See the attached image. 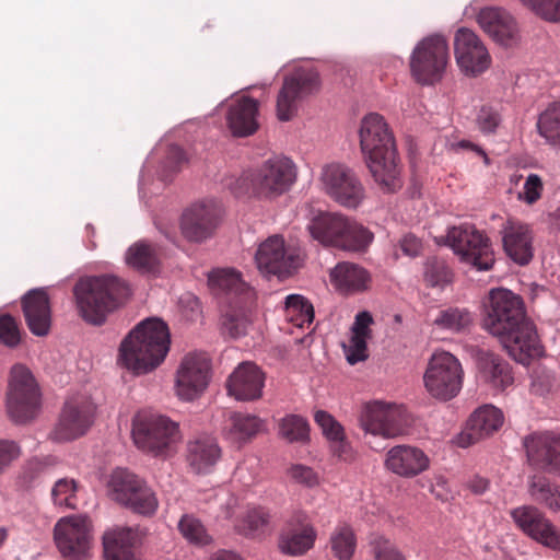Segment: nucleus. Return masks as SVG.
I'll return each mask as SVG.
<instances>
[{
  "mask_svg": "<svg viewBox=\"0 0 560 560\" xmlns=\"http://www.w3.org/2000/svg\"><path fill=\"white\" fill-rule=\"evenodd\" d=\"M482 327L499 338L508 354L528 365L544 354L536 327L526 317L522 298L503 288L492 289L485 305Z\"/></svg>",
  "mask_w": 560,
  "mask_h": 560,
  "instance_id": "obj_1",
  "label": "nucleus"
},
{
  "mask_svg": "<svg viewBox=\"0 0 560 560\" xmlns=\"http://www.w3.org/2000/svg\"><path fill=\"white\" fill-rule=\"evenodd\" d=\"M360 147L364 161L384 191L394 192L401 187L395 138L384 117L370 113L361 120Z\"/></svg>",
  "mask_w": 560,
  "mask_h": 560,
  "instance_id": "obj_2",
  "label": "nucleus"
},
{
  "mask_svg": "<svg viewBox=\"0 0 560 560\" xmlns=\"http://www.w3.org/2000/svg\"><path fill=\"white\" fill-rule=\"evenodd\" d=\"M170 345V329L162 319H143L121 341L118 363L136 375L147 374L164 361Z\"/></svg>",
  "mask_w": 560,
  "mask_h": 560,
  "instance_id": "obj_3",
  "label": "nucleus"
},
{
  "mask_svg": "<svg viewBox=\"0 0 560 560\" xmlns=\"http://www.w3.org/2000/svg\"><path fill=\"white\" fill-rule=\"evenodd\" d=\"M130 294L128 283L114 275L81 277L73 287L80 316L94 326H102Z\"/></svg>",
  "mask_w": 560,
  "mask_h": 560,
  "instance_id": "obj_4",
  "label": "nucleus"
},
{
  "mask_svg": "<svg viewBox=\"0 0 560 560\" xmlns=\"http://www.w3.org/2000/svg\"><path fill=\"white\" fill-rule=\"evenodd\" d=\"M208 287L219 299L222 328L231 338L241 337L245 328V283L243 273L233 267H217L207 273Z\"/></svg>",
  "mask_w": 560,
  "mask_h": 560,
  "instance_id": "obj_5",
  "label": "nucleus"
},
{
  "mask_svg": "<svg viewBox=\"0 0 560 560\" xmlns=\"http://www.w3.org/2000/svg\"><path fill=\"white\" fill-rule=\"evenodd\" d=\"M135 445L153 457L171 456L180 441L179 425L163 415H138L132 421Z\"/></svg>",
  "mask_w": 560,
  "mask_h": 560,
  "instance_id": "obj_6",
  "label": "nucleus"
},
{
  "mask_svg": "<svg viewBox=\"0 0 560 560\" xmlns=\"http://www.w3.org/2000/svg\"><path fill=\"white\" fill-rule=\"evenodd\" d=\"M294 162L283 154H272L247 176V192L259 200H273L288 192L296 182Z\"/></svg>",
  "mask_w": 560,
  "mask_h": 560,
  "instance_id": "obj_7",
  "label": "nucleus"
},
{
  "mask_svg": "<svg viewBox=\"0 0 560 560\" xmlns=\"http://www.w3.org/2000/svg\"><path fill=\"white\" fill-rule=\"evenodd\" d=\"M5 407L15 423H26L39 412L40 390L32 372L24 365L16 364L11 369Z\"/></svg>",
  "mask_w": 560,
  "mask_h": 560,
  "instance_id": "obj_8",
  "label": "nucleus"
},
{
  "mask_svg": "<svg viewBox=\"0 0 560 560\" xmlns=\"http://www.w3.org/2000/svg\"><path fill=\"white\" fill-rule=\"evenodd\" d=\"M463 380L464 370L459 360L447 351L434 352L423 374L427 393L441 402L450 401L459 394Z\"/></svg>",
  "mask_w": 560,
  "mask_h": 560,
  "instance_id": "obj_9",
  "label": "nucleus"
},
{
  "mask_svg": "<svg viewBox=\"0 0 560 560\" xmlns=\"http://www.w3.org/2000/svg\"><path fill=\"white\" fill-rule=\"evenodd\" d=\"M448 59V44L443 35L423 37L410 55L411 75L421 85H433L443 78Z\"/></svg>",
  "mask_w": 560,
  "mask_h": 560,
  "instance_id": "obj_10",
  "label": "nucleus"
},
{
  "mask_svg": "<svg viewBox=\"0 0 560 560\" xmlns=\"http://www.w3.org/2000/svg\"><path fill=\"white\" fill-rule=\"evenodd\" d=\"M95 412L96 406L91 397L83 394L69 397L49 439L56 443H66L85 435L94 423Z\"/></svg>",
  "mask_w": 560,
  "mask_h": 560,
  "instance_id": "obj_11",
  "label": "nucleus"
},
{
  "mask_svg": "<svg viewBox=\"0 0 560 560\" xmlns=\"http://www.w3.org/2000/svg\"><path fill=\"white\" fill-rule=\"evenodd\" d=\"M446 244L459 256L460 261L480 271H488L494 265L490 240L474 225L463 224L450 228Z\"/></svg>",
  "mask_w": 560,
  "mask_h": 560,
  "instance_id": "obj_12",
  "label": "nucleus"
},
{
  "mask_svg": "<svg viewBox=\"0 0 560 560\" xmlns=\"http://www.w3.org/2000/svg\"><path fill=\"white\" fill-rule=\"evenodd\" d=\"M322 190L338 205L358 208L365 198V189L355 172L342 163L323 166L319 175Z\"/></svg>",
  "mask_w": 560,
  "mask_h": 560,
  "instance_id": "obj_13",
  "label": "nucleus"
},
{
  "mask_svg": "<svg viewBox=\"0 0 560 560\" xmlns=\"http://www.w3.org/2000/svg\"><path fill=\"white\" fill-rule=\"evenodd\" d=\"M320 89L319 73L312 67H299L283 79L277 96V118L289 121L298 113L299 103Z\"/></svg>",
  "mask_w": 560,
  "mask_h": 560,
  "instance_id": "obj_14",
  "label": "nucleus"
},
{
  "mask_svg": "<svg viewBox=\"0 0 560 560\" xmlns=\"http://www.w3.org/2000/svg\"><path fill=\"white\" fill-rule=\"evenodd\" d=\"M304 257L301 249L287 248L282 236L272 235L258 246L255 262L262 275L283 280L296 273L304 264Z\"/></svg>",
  "mask_w": 560,
  "mask_h": 560,
  "instance_id": "obj_15",
  "label": "nucleus"
},
{
  "mask_svg": "<svg viewBox=\"0 0 560 560\" xmlns=\"http://www.w3.org/2000/svg\"><path fill=\"white\" fill-rule=\"evenodd\" d=\"M56 547L66 560H86L92 545V523L88 515L61 517L54 527Z\"/></svg>",
  "mask_w": 560,
  "mask_h": 560,
  "instance_id": "obj_16",
  "label": "nucleus"
},
{
  "mask_svg": "<svg viewBox=\"0 0 560 560\" xmlns=\"http://www.w3.org/2000/svg\"><path fill=\"white\" fill-rule=\"evenodd\" d=\"M223 218V209L214 199H202L189 205L182 213L179 229L186 241L202 244L211 240Z\"/></svg>",
  "mask_w": 560,
  "mask_h": 560,
  "instance_id": "obj_17",
  "label": "nucleus"
},
{
  "mask_svg": "<svg viewBox=\"0 0 560 560\" xmlns=\"http://www.w3.org/2000/svg\"><path fill=\"white\" fill-rule=\"evenodd\" d=\"M523 446L533 468L560 477V433L534 432L524 438Z\"/></svg>",
  "mask_w": 560,
  "mask_h": 560,
  "instance_id": "obj_18",
  "label": "nucleus"
},
{
  "mask_svg": "<svg viewBox=\"0 0 560 560\" xmlns=\"http://www.w3.org/2000/svg\"><path fill=\"white\" fill-rule=\"evenodd\" d=\"M360 421L366 433L386 439L402 434L408 425V418L401 407L382 401L369 404Z\"/></svg>",
  "mask_w": 560,
  "mask_h": 560,
  "instance_id": "obj_19",
  "label": "nucleus"
},
{
  "mask_svg": "<svg viewBox=\"0 0 560 560\" xmlns=\"http://www.w3.org/2000/svg\"><path fill=\"white\" fill-rule=\"evenodd\" d=\"M515 524L535 541L560 551V529L535 505H522L511 511Z\"/></svg>",
  "mask_w": 560,
  "mask_h": 560,
  "instance_id": "obj_20",
  "label": "nucleus"
},
{
  "mask_svg": "<svg viewBox=\"0 0 560 560\" xmlns=\"http://www.w3.org/2000/svg\"><path fill=\"white\" fill-rule=\"evenodd\" d=\"M210 368V361L205 354L190 353L184 357L176 372V395L186 401L197 398L209 384Z\"/></svg>",
  "mask_w": 560,
  "mask_h": 560,
  "instance_id": "obj_21",
  "label": "nucleus"
},
{
  "mask_svg": "<svg viewBox=\"0 0 560 560\" xmlns=\"http://www.w3.org/2000/svg\"><path fill=\"white\" fill-rule=\"evenodd\" d=\"M454 54L459 69L469 77L482 73L491 62L485 44L475 32L466 27H460L455 33Z\"/></svg>",
  "mask_w": 560,
  "mask_h": 560,
  "instance_id": "obj_22",
  "label": "nucleus"
},
{
  "mask_svg": "<svg viewBox=\"0 0 560 560\" xmlns=\"http://www.w3.org/2000/svg\"><path fill=\"white\" fill-rule=\"evenodd\" d=\"M316 536L306 513L294 511L280 532L278 546L285 555L301 556L314 546Z\"/></svg>",
  "mask_w": 560,
  "mask_h": 560,
  "instance_id": "obj_23",
  "label": "nucleus"
},
{
  "mask_svg": "<svg viewBox=\"0 0 560 560\" xmlns=\"http://www.w3.org/2000/svg\"><path fill=\"white\" fill-rule=\"evenodd\" d=\"M21 302L30 331L38 337L48 335L51 325V310L46 289L36 288L27 291Z\"/></svg>",
  "mask_w": 560,
  "mask_h": 560,
  "instance_id": "obj_24",
  "label": "nucleus"
},
{
  "mask_svg": "<svg viewBox=\"0 0 560 560\" xmlns=\"http://www.w3.org/2000/svg\"><path fill=\"white\" fill-rule=\"evenodd\" d=\"M429 466L430 459L427 454L421 448L410 445L392 447L385 458L386 469L402 478H413Z\"/></svg>",
  "mask_w": 560,
  "mask_h": 560,
  "instance_id": "obj_25",
  "label": "nucleus"
},
{
  "mask_svg": "<svg viewBox=\"0 0 560 560\" xmlns=\"http://www.w3.org/2000/svg\"><path fill=\"white\" fill-rule=\"evenodd\" d=\"M504 417L500 409L492 405L479 407L469 417L465 431L460 435V446L486 439L497 432L503 424Z\"/></svg>",
  "mask_w": 560,
  "mask_h": 560,
  "instance_id": "obj_26",
  "label": "nucleus"
},
{
  "mask_svg": "<svg viewBox=\"0 0 560 560\" xmlns=\"http://www.w3.org/2000/svg\"><path fill=\"white\" fill-rule=\"evenodd\" d=\"M505 254L520 266L533 258L532 234L527 225L508 219L500 231Z\"/></svg>",
  "mask_w": 560,
  "mask_h": 560,
  "instance_id": "obj_27",
  "label": "nucleus"
},
{
  "mask_svg": "<svg viewBox=\"0 0 560 560\" xmlns=\"http://www.w3.org/2000/svg\"><path fill=\"white\" fill-rule=\"evenodd\" d=\"M480 27L497 43L511 46L517 40V26L513 16L499 8H486L477 15Z\"/></svg>",
  "mask_w": 560,
  "mask_h": 560,
  "instance_id": "obj_28",
  "label": "nucleus"
},
{
  "mask_svg": "<svg viewBox=\"0 0 560 560\" xmlns=\"http://www.w3.org/2000/svg\"><path fill=\"white\" fill-rule=\"evenodd\" d=\"M138 528L114 526L103 534V551L105 560H138L133 547L138 541Z\"/></svg>",
  "mask_w": 560,
  "mask_h": 560,
  "instance_id": "obj_29",
  "label": "nucleus"
},
{
  "mask_svg": "<svg viewBox=\"0 0 560 560\" xmlns=\"http://www.w3.org/2000/svg\"><path fill=\"white\" fill-rule=\"evenodd\" d=\"M476 359L481 376L492 387L503 392L513 384L512 369L501 357L493 352L478 349Z\"/></svg>",
  "mask_w": 560,
  "mask_h": 560,
  "instance_id": "obj_30",
  "label": "nucleus"
},
{
  "mask_svg": "<svg viewBox=\"0 0 560 560\" xmlns=\"http://www.w3.org/2000/svg\"><path fill=\"white\" fill-rule=\"evenodd\" d=\"M347 220L348 217L341 213L319 211L311 219L307 230L311 236L324 246L335 247Z\"/></svg>",
  "mask_w": 560,
  "mask_h": 560,
  "instance_id": "obj_31",
  "label": "nucleus"
},
{
  "mask_svg": "<svg viewBox=\"0 0 560 560\" xmlns=\"http://www.w3.org/2000/svg\"><path fill=\"white\" fill-rule=\"evenodd\" d=\"M330 282L342 292H362L369 288L371 281L366 269L358 264L341 261L329 272Z\"/></svg>",
  "mask_w": 560,
  "mask_h": 560,
  "instance_id": "obj_32",
  "label": "nucleus"
},
{
  "mask_svg": "<svg viewBox=\"0 0 560 560\" xmlns=\"http://www.w3.org/2000/svg\"><path fill=\"white\" fill-rule=\"evenodd\" d=\"M221 450L211 435H200L187 445V460L190 467L197 472L209 471L220 458Z\"/></svg>",
  "mask_w": 560,
  "mask_h": 560,
  "instance_id": "obj_33",
  "label": "nucleus"
},
{
  "mask_svg": "<svg viewBox=\"0 0 560 560\" xmlns=\"http://www.w3.org/2000/svg\"><path fill=\"white\" fill-rule=\"evenodd\" d=\"M527 493L533 502L553 513L560 512V485L551 481L544 474L527 478Z\"/></svg>",
  "mask_w": 560,
  "mask_h": 560,
  "instance_id": "obj_34",
  "label": "nucleus"
},
{
  "mask_svg": "<svg viewBox=\"0 0 560 560\" xmlns=\"http://www.w3.org/2000/svg\"><path fill=\"white\" fill-rule=\"evenodd\" d=\"M143 482L142 478L128 469L117 468L110 475L108 492L115 502L126 508L131 495L137 492Z\"/></svg>",
  "mask_w": 560,
  "mask_h": 560,
  "instance_id": "obj_35",
  "label": "nucleus"
},
{
  "mask_svg": "<svg viewBox=\"0 0 560 560\" xmlns=\"http://www.w3.org/2000/svg\"><path fill=\"white\" fill-rule=\"evenodd\" d=\"M373 238L374 234L368 228L348 218L335 248L349 253H364Z\"/></svg>",
  "mask_w": 560,
  "mask_h": 560,
  "instance_id": "obj_36",
  "label": "nucleus"
},
{
  "mask_svg": "<svg viewBox=\"0 0 560 560\" xmlns=\"http://www.w3.org/2000/svg\"><path fill=\"white\" fill-rule=\"evenodd\" d=\"M273 516L267 506H247V539L264 540L273 532Z\"/></svg>",
  "mask_w": 560,
  "mask_h": 560,
  "instance_id": "obj_37",
  "label": "nucleus"
},
{
  "mask_svg": "<svg viewBox=\"0 0 560 560\" xmlns=\"http://www.w3.org/2000/svg\"><path fill=\"white\" fill-rule=\"evenodd\" d=\"M433 324L442 330L460 334L469 329L472 316L467 308L448 307L440 311Z\"/></svg>",
  "mask_w": 560,
  "mask_h": 560,
  "instance_id": "obj_38",
  "label": "nucleus"
},
{
  "mask_svg": "<svg viewBox=\"0 0 560 560\" xmlns=\"http://www.w3.org/2000/svg\"><path fill=\"white\" fill-rule=\"evenodd\" d=\"M125 260L128 266L142 273L154 271L159 265L155 249L144 242L131 245L126 253Z\"/></svg>",
  "mask_w": 560,
  "mask_h": 560,
  "instance_id": "obj_39",
  "label": "nucleus"
},
{
  "mask_svg": "<svg viewBox=\"0 0 560 560\" xmlns=\"http://www.w3.org/2000/svg\"><path fill=\"white\" fill-rule=\"evenodd\" d=\"M279 436L289 443H308L310 425L307 420L300 415H287L279 421Z\"/></svg>",
  "mask_w": 560,
  "mask_h": 560,
  "instance_id": "obj_40",
  "label": "nucleus"
},
{
  "mask_svg": "<svg viewBox=\"0 0 560 560\" xmlns=\"http://www.w3.org/2000/svg\"><path fill=\"white\" fill-rule=\"evenodd\" d=\"M537 129L549 143L560 147V103L550 105L539 115Z\"/></svg>",
  "mask_w": 560,
  "mask_h": 560,
  "instance_id": "obj_41",
  "label": "nucleus"
},
{
  "mask_svg": "<svg viewBox=\"0 0 560 560\" xmlns=\"http://www.w3.org/2000/svg\"><path fill=\"white\" fill-rule=\"evenodd\" d=\"M177 527L182 536L191 545L207 546L213 540L200 520L194 515L184 514Z\"/></svg>",
  "mask_w": 560,
  "mask_h": 560,
  "instance_id": "obj_42",
  "label": "nucleus"
},
{
  "mask_svg": "<svg viewBox=\"0 0 560 560\" xmlns=\"http://www.w3.org/2000/svg\"><path fill=\"white\" fill-rule=\"evenodd\" d=\"M331 550L339 560H350L354 553L357 540L349 525L338 526L330 537Z\"/></svg>",
  "mask_w": 560,
  "mask_h": 560,
  "instance_id": "obj_43",
  "label": "nucleus"
},
{
  "mask_svg": "<svg viewBox=\"0 0 560 560\" xmlns=\"http://www.w3.org/2000/svg\"><path fill=\"white\" fill-rule=\"evenodd\" d=\"M126 508L140 515L152 516L159 508V500L151 487L144 481L137 492L131 495Z\"/></svg>",
  "mask_w": 560,
  "mask_h": 560,
  "instance_id": "obj_44",
  "label": "nucleus"
},
{
  "mask_svg": "<svg viewBox=\"0 0 560 560\" xmlns=\"http://www.w3.org/2000/svg\"><path fill=\"white\" fill-rule=\"evenodd\" d=\"M78 483L72 478L58 479L51 489V500L56 506L77 509Z\"/></svg>",
  "mask_w": 560,
  "mask_h": 560,
  "instance_id": "obj_45",
  "label": "nucleus"
},
{
  "mask_svg": "<svg viewBox=\"0 0 560 560\" xmlns=\"http://www.w3.org/2000/svg\"><path fill=\"white\" fill-rule=\"evenodd\" d=\"M423 277L430 287H444L452 282L453 273L443 259L429 257L424 262Z\"/></svg>",
  "mask_w": 560,
  "mask_h": 560,
  "instance_id": "obj_46",
  "label": "nucleus"
},
{
  "mask_svg": "<svg viewBox=\"0 0 560 560\" xmlns=\"http://www.w3.org/2000/svg\"><path fill=\"white\" fill-rule=\"evenodd\" d=\"M226 125L233 137H245V95H238L230 103L226 113Z\"/></svg>",
  "mask_w": 560,
  "mask_h": 560,
  "instance_id": "obj_47",
  "label": "nucleus"
},
{
  "mask_svg": "<svg viewBox=\"0 0 560 560\" xmlns=\"http://www.w3.org/2000/svg\"><path fill=\"white\" fill-rule=\"evenodd\" d=\"M540 19L551 22H560V0H518Z\"/></svg>",
  "mask_w": 560,
  "mask_h": 560,
  "instance_id": "obj_48",
  "label": "nucleus"
},
{
  "mask_svg": "<svg viewBox=\"0 0 560 560\" xmlns=\"http://www.w3.org/2000/svg\"><path fill=\"white\" fill-rule=\"evenodd\" d=\"M223 432L230 443L242 448L245 444V416L241 412L231 413Z\"/></svg>",
  "mask_w": 560,
  "mask_h": 560,
  "instance_id": "obj_49",
  "label": "nucleus"
},
{
  "mask_svg": "<svg viewBox=\"0 0 560 560\" xmlns=\"http://www.w3.org/2000/svg\"><path fill=\"white\" fill-rule=\"evenodd\" d=\"M285 310L296 314L302 323L311 324L314 320V306L308 299L301 294H290L284 301Z\"/></svg>",
  "mask_w": 560,
  "mask_h": 560,
  "instance_id": "obj_50",
  "label": "nucleus"
},
{
  "mask_svg": "<svg viewBox=\"0 0 560 560\" xmlns=\"http://www.w3.org/2000/svg\"><path fill=\"white\" fill-rule=\"evenodd\" d=\"M315 422L322 429L323 434L329 441L341 442L345 439L343 428L327 411L317 410L314 416Z\"/></svg>",
  "mask_w": 560,
  "mask_h": 560,
  "instance_id": "obj_51",
  "label": "nucleus"
},
{
  "mask_svg": "<svg viewBox=\"0 0 560 560\" xmlns=\"http://www.w3.org/2000/svg\"><path fill=\"white\" fill-rule=\"evenodd\" d=\"M265 382V372L257 364L247 361V401L262 397Z\"/></svg>",
  "mask_w": 560,
  "mask_h": 560,
  "instance_id": "obj_52",
  "label": "nucleus"
},
{
  "mask_svg": "<svg viewBox=\"0 0 560 560\" xmlns=\"http://www.w3.org/2000/svg\"><path fill=\"white\" fill-rule=\"evenodd\" d=\"M370 545L374 560H406L395 545L383 536H375Z\"/></svg>",
  "mask_w": 560,
  "mask_h": 560,
  "instance_id": "obj_53",
  "label": "nucleus"
},
{
  "mask_svg": "<svg viewBox=\"0 0 560 560\" xmlns=\"http://www.w3.org/2000/svg\"><path fill=\"white\" fill-rule=\"evenodd\" d=\"M21 341L16 320L11 315L0 316V342L9 348H15Z\"/></svg>",
  "mask_w": 560,
  "mask_h": 560,
  "instance_id": "obj_54",
  "label": "nucleus"
},
{
  "mask_svg": "<svg viewBox=\"0 0 560 560\" xmlns=\"http://www.w3.org/2000/svg\"><path fill=\"white\" fill-rule=\"evenodd\" d=\"M226 390L230 397L237 401L245 400V361L237 364L226 381Z\"/></svg>",
  "mask_w": 560,
  "mask_h": 560,
  "instance_id": "obj_55",
  "label": "nucleus"
},
{
  "mask_svg": "<svg viewBox=\"0 0 560 560\" xmlns=\"http://www.w3.org/2000/svg\"><path fill=\"white\" fill-rule=\"evenodd\" d=\"M369 337L352 335L349 346L345 347L347 361L353 365L368 359L366 339Z\"/></svg>",
  "mask_w": 560,
  "mask_h": 560,
  "instance_id": "obj_56",
  "label": "nucleus"
},
{
  "mask_svg": "<svg viewBox=\"0 0 560 560\" xmlns=\"http://www.w3.org/2000/svg\"><path fill=\"white\" fill-rule=\"evenodd\" d=\"M288 474L295 482L305 487H314L318 483L316 472L308 466L301 464L293 465L290 467Z\"/></svg>",
  "mask_w": 560,
  "mask_h": 560,
  "instance_id": "obj_57",
  "label": "nucleus"
},
{
  "mask_svg": "<svg viewBox=\"0 0 560 560\" xmlns=\"http://www.w3.org/2000/svg\"><path fill=\"white\" fill-rule=\"evenodd\" d=\"M542 191V180L537 174H529L524 183V190L520 194V198L528 205L536 202Z\"/></svg>",
  "mask_w": 560,
  "mask_h": 560,
  "instance_id": "obj_58",
  "label": "nucleus"
},
{
  "mask_svg": "<svg viewBox=\"0 0 560 560\" xmlns=\"http://www.w3.org/2000/svg\"><path fill=\"white\" fill-rule=\"evenodd\" d=\"M477 122L482 132H493L500 122V115L491 107H481L477 116Z\"/></svg>",
  "mask_w": 560,
  "mask_h": 560,
  "instance_id": "obj_59",
  "label": "nucleus"
},
{
  "mask_svg": "<svg viewBox=\"0 0 560 560\" xmlns=\"http://www.w3.org/2000/svg\"><path fill=\"white\" fill-rule=\"evenodd\" d=\"M553 386V377L546 371H535L532 375L530 388L538 396H544L551 390Z\"/></svg>",
  "mask_w": 560,
  "mask_h": 560,
  "instance_id": "obj_60",
  "label": "nucleus"
},
{
  "mask_svg": "<svg viewBox=\"0 0 560 560\" xmlns=\"http://www.w3.org/2000/svg\"><path fill=\"white\" fill-rule=\"evenodd\" d=\"M20 455V447L13 441L0 440V472Z\"/></svg>",
  "mask_w": 560,
  "mask_h": 560,
  "instance_id": "obj_61",
  "label": "nucleus"
},
{
  "mask_svg": "<svg viewBox=\"0 0 560 560\" xmlns=\"http://www.w3.org/2000/svg\"><path fill=\"white\" fill-rule=\"evenodd\" d=\"M259 115V102L247 96V137L254 135L259 129L257 116Z\"/></svg>",
  "mask_w": 560,
  "mask_h": 560,
  "instance_id": "obj_62",
  "label": "nucleus"
},
{
  "mask_svg": "<svg viewBox=\"0 0 560 560\" xmlns=\"http://www.w3.org/2000/svg\"><path fill=\"white\" fill-rule=\"evenodd\" d=\"M373 323L372 315L366 312H360L357 314L354 323L352 325V335H360L364 337H370L371 330L369 326Z\"/></svg>",
  "mask_w": 560,
  "mask_h": 560,
  "instance_id": "obj_63",
  "label": "nucleus"
},
{
  "mask_svg": "<svg viewBox=\"0 0 560 560\" xmlns=\"http://www.w3.org/2000/svg\"><path fill=\"white\" fill-rule=\"evenodd\" d=\"M186 161L185 153L183 149L178 145L172 144L167 149L165 165L172 172H175L178 166Z\"/></svg>",
  "mask_w": 560,
  "mask_h": 560,
  "instance_id": "obj_64",
  "label": "nucleus"
}]
</instances>
